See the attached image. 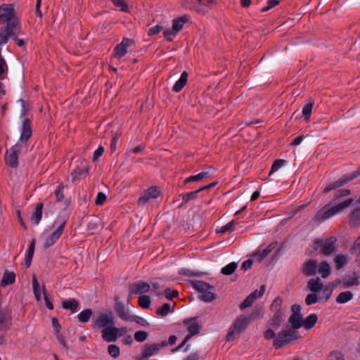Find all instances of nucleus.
Masks as SVG:
<instances>
[{"instance_id":"f257e3e1","label":"nucleus","mask_w":360,"mask_h":360,"mask_svg":"<svg viewBox=\"0 0 360 360\" xmlns=\"http://www.w3.org/2000/svg\"><path fill=\"white\" fill-rule=\"evenodd\" d=\"M312 248L320 255L328 257L335 254L338 248L335 236L316 238L313 241Z\"/></svg>"},{"instance_id":"f03ea898","label":"nucleus","mask_w":360,"mask_h":360,"mask_svg":"<svg viewBox=\"0 0 360 360\" xmlns=\"http://www.w3.org/2000/svg\"><path fill=\"white\" fill-rule=\"evenodd\" d=\"M352 202L353 199L350 198L335 206L331 207L330 203H328L316 213L314 219L319 221H323L328 219L334 216L338 212L349 207Z\"/></svg>"},{"instance_id":"7ed1b4c3","label":"nucleus","mask_w":360,"mask_h":360,"mask_svg":"<svg viewBox=\"0 0 360 360\" xmlns=\"http://www.w3.org/2000/svg\"><path fill=\"white\" fill-rule=\"evenodd\" d=\"M191 285L198 292L200 300L205 302H210L216 299L215 288L213 285L198 280L191 281Z\"/></svg>"},{"instance_id":"20e7f679","label":"nucleus","mask_w":360,"mask_h":360,"mask_svg":"<svg viewBox=\"0 0 360 360\" xmlns=\"http://www.w3.org/2000/svg\"><path fill=\"white\" fill-rule=\"evenodd\" d=\"M21 30L19 20L6 24L0 32V46L6 45L9 39H15L21 34Z\"/></svg>"},{"instance_id":"39448f33","label":"nucleus","mask_w":360,"mask_h":360,"mask_svg":"<svg viewBox=\"0 0 360 360\" xmlns=\"http://www.w3.org/2000/svg\"><path fill=\"white\" fill-rule=\"evenodd\" d=\"M94 328L101 329V336L103 339L105 333H108L109 330L115 325V317L110 310H106L101 312L94 320Z\"/></svg>"},{"instance_id":"423d86ee","label":"nucleus","mask_w":360,"mask_h":360,"mask_svg":"<svg viewBox=\"0 0 360 360\" xmlns=\"http://www.w3.org/2000/svg\"><path fill=\"white\" fill-rule=\"evenodd\" d=\"M292 339V314L288 319V323L285 329L278 334L274 341L276 348H280L288 344Z\"/></svg>"},{"instance_id":"0eeeda50","label":"nucleus","mask_w":360,"mask_h":360,"mask_svg":"<svg viewBox=\"0 0 360 360\" xmlns=\"http://www.w3.org/2000/svg\"><path fill=\"white\" fill-rule=\"evenodd\" d=\"M278 243L272 242L267 247L264 248L263 250H259L255 253V257L259 260L262 261L265 257H266L273 250H275L274 255H281L284 252L285 250L287 248V245L285 243H283L281 246L278 248Z\"/></svg>"},{"instance_id":"6e6552de","label":"nucleus","mask_w":360,"mask_h":360,"mask_svg":"<svg viewBox=\"0 0 360 360\" xmlns=\"http://www.w3.org/2000/svg\"><path fill=\"white\" fill-rule=\"evenodd\" d=\"M359 176H360V168L350 174H347L342 176L340 179H338L337 181L330 183L323 189V193L325 194H326L328 192H330V191L338 188L339 187H341L344 184H347V182H349L350 181H352V180L356 179Z\"/></svg>"},{"instance_id":"1a4fd4ad","label":"nucleus","mask_w":360,"mask_h":360,"mask_svg":"<svg viewBox=\"0 0 360 360\" xmlns=\"http://www.w3.org/2000/svg\"><path fill=\"white\" fill-rule=\"evenodd\" d=\"M167 345V340H163L162 343L146 344L142 349L141 355L137 357V360L148 359L158 354L163 347Z\"/></svg>"},{"instance_id":"9d476101","label":"nucleus","mask_w":360,"mask_h":360,"mask_svg":"<svg viewBox=\"0 0 360 360\" xmlns=\"http://www.w3.org/2000/svg\"><path fill=\"white\" fill-rule=\"evenodd\" d=\"M18 20L13 5L3 4L0 6V23L7 24Z\"/></svg>"},{"instance_id":"9b49d317","label":"nucleus","mask_w":360,"mask_h":360,"mask_svg":"<svg viewBox=\"0 0 360 360\" xmlns=\"http://www.w3.org/2000/svg\"><path fill=\"white\" fill-rule=\"evenodd\" d=\"M248 323L249 321L246 316L242 315L238 317L226 335L227 340H231L234 334L242 333L246 328Z\"/></svg>"},{"instance_id":"f8f14e48","label":"nucleus","mask_w":360,"mask_h":360,"mask_svg":"<svg viewBox=\"0 0 360 360\" xmlns=\"http://www.w3.org/2000/svg\"><path fill=\"white\" fill-rule=\"evenodd\" d=\"M21 147L18 143L13 146L8 151L6 152L5 160L6 164L13 168L18 165V154L20 151Z\"/></svg>"},{"instance_id":"ddd939ff","label":"nucleus","mask_w":360,"mask_h":360,"mask_svg":"<svg viewBox=\"0 0 360 360\" xmlns=\"http://www.w3.org/2000/svg\"><path fill=\"white\" fill-rule=\"evenodd\" d=\"M108 332L104 333L103 340L107 342H111L116 341L118 338L126 335L128 330L126 327L117 328L115 325H113Z\"/></svg>"},{"instance_id":"4468645a","label":"nucleus","mask_w":360,"mask_h":360,"mask_svg":"<svg viewBox=\"0 0 360 360\" xmlns=\"http://www.w3.org/2000/svg\"><path fill=\"white\" fill-rule=\"evenodd\" d=\"M160 194V190L156 186H150L141 194L138 200L139 205H145L150 200L156 199Z\"/></svg>"},{"instance_id":"2eb2a0df","label":"nucleus","mask_w":360,"mask_h":360,"mask_svg":"<svg viewBox=\"0 0 360 360\" xmlns=\"http://www.w3.org/2000/svg\"><path fill=\"white\" fill-rule=\"evenodd\" d=\"M20 136L19 141L22 143H26L32 136V130L31 127V121L29 118H24L20 129Z\"/></svg>"},{"instance_id":"dca6fc26","label":"nucleus","mask_w":360,"mask_h":360,"mask_svg":"<svg viewBox=\"0 0 360 360\" xmlns=\"http://www.w3.org/2000/svg\"><path fill=\"white\" fill-rule=\"evenodd\" d=\"M65 226V221L60 223L59 226L49 236H48L44 242V248H48L53 245L59 239Z\"/></svg>"},{"instance_id":"f3484780","label":"nucleus","mask_w":360,"mask_h":360,"mask_svg":"<svg viewBox=\"0 0 360 360\" xmlns=\"http://www.w3.org/2000/svg\"><path fill=\"white\" fill-rule=\"evenodd\" d=\"M89 173V167L86 162H81L77 165L75 169L72 172L71 176L72 181L79 179L80 178L86 176Z\"/></svg>"},{"instance_id":"a211bd4d","label":"nucleus","mask_w":360,"mask_h":360,"mask_svg":"<svg viewBox=\"0 0 360 360\" xmlns=\"http://www.w3.org/2000/svg\"><path fill=\"white\" fill-rule=\"evenodd\" d=\"M151 288L149 283L143 281H138L131 285V293L143 295L148 292Z\"/></svg>"},{"instance_id":"6ab92c4d","label":"nucleus","mask_w":360,"mask_h":360,"mask_svg":"<svg viewBox=\"0 0 360 360\" xmlns=\"http://www.w3.org/2000/svg\"><path fill=\"white\" fill-rule=\"evenodd\" d=\"M300 305L294 304V340L298 338L295 330L303 327V324H302V323L304 322V319L300 314Z\"/></svg>"},{"instance_id":"aec40b11","label":"nucleus","mask_w":360,"mask_h":360,"mask_svg":"<svg viewBox=\"0 0 360 360\" xmlns=\"http://www.w3.org/2000/svg\"><path fill=\"white\" fill-rule=\"evenodd\" d=\"M318 261L310 259L306 262L303 266L302 272L307 276H314L317 272Z\"/></svg>"},{"instance_id":"412c9836","label":"nucleus","mask_w":360,"mask_h":360,"mask_svg":"<svg viewBox=\"0 0 360 360\" xmlns=\"http://www.w3.org/2000/svg\"><path fill=\"white\" fill-rule=\"evenodd\" d=\"M281 300L278 297H276L273 303L271 304V308L273 310H275V314L274 316V318L272 319L273 325L275 326H278L280 325V323L282 319L281 312L280 309H278L281 305Z\"/></svg>"},{"instance_id":"4be33fe9","label":"nucleus","mask_w":360,"mask_h":360,"mask_svg":"<svg viewBox=\"0 0 360 360\" xmlns=\"http://www.w3.org/2000/svg\"><path fill=\"white\" fill-rule=\"evenodd\" d=\"M184 323L188 326L189 331V333L186 335V341H188L193 335L199 333L200 326L195 319L186 320L184 321Z\"/></svg>"},{"instance_id":"5701e85b","label":"nucleus","mask_w":360,"mask_h":360,"mask_svg":"<svg viewBox=\"0 0 360 360\" xmlns=\"http://www.w3.org/2000/svg\"><path fill=\"white\" fill-rule=\"evenodd\" d=\"M188 74L187 72L184 71L180 76V78L175 82L172 87L173 91L176 93L180 92L185 86L188 82Z\"/></svg>"},{"instance_id":"b1692460","label":"nucleus","mask_w":360,"mask_h":360,"mask_svg":"<svg viewBox=\"0 0 360 360\" xmlns=\"http://www.w3.org/2000/svg\"><path fill=\"white\" fill-rule=\"evenodd\" d=\"M191 19L190 15H184L180 18H175L172 20L173 30L178 33L182 30L184 25L188 22Z\"/></svg>"},{"instance_id":"393cba45","label":"nucleus","mask_w":360,"mask_h":360,"mask_svg":"<svg viewBox=\"0 0 360 360\" xmlns=\"http://www.w3.org/2000/svg\"><path fill=\"white\" fill-rule=\"evenodd\" d=\"M323 278H327L331 274V266L326 261L318 262L317 272Z\"/></svg>"},{"instance_id":"a878e982","label":"nucleus","mask_w":360,"mask_h":360,"mask_svg":"<svg viewBox=\"0 0 360 360\" xmlns=\"http://www.w3.org/2000/svg\"><path fill=\"white\" fill-rule=\"evenodd\" d=\"M323 284L319 278H311L307 283V287L313 292H319L323 288Z\"/></svg>"},{"instance_id":"bb28decb","label":"nucleus","mask_w":360,"mask_h":360,"mask_svg":"<svg viewBox=\"0 0 360 360\" xmlns=\"http://www.w3.org/2000/svg\"><path fill=\"white\" fill-rule=\"evenodd\" d=\"M32 285L33 292H34V297H35L37 301L41 302V294H43L42 287L41 288L40 287L39 283L34 275L32 276Z\"/></svg>"},{"instance_id":"cd10ccee","label":"nucleus","mask_w":360,"mask_h":360,"mask_svg":"<svg viewBox=\"0 0 360 360\" xmlns=\"http://www.w3.org/2000/svg\"><path fill=\"white\" fill-rule=\"evenodd\" d=\"M206 188L207 187H200L195 191L189 192L185 194H180L179 197L182 198V202L181 203L180 206L187 203L191 200H193L198 193L205 190Z\"/></svg>"},{"instance_id":"c85d7f7f","label":"nucleus","mask_w":360,"mask_h":360,"mask_svg":"<svg viewBox=\"0 0 360 360\" xmlns=\"http://www.w3.org/2000/svg\"><path fill=\"white\" fill-rule=\"evenodd\" d=\"M117 303V313L119 317L123 321H129L131 320V316L129 312V310L126 309L124 304L121 303Z\"/></svg>"},{"instance_id":"c756f323","label":"nucleus","mask_w":360,"mask_h":360,"mask_svg":"<svg viewBox=\"0 0 360 360\" xmlns=\"http://www.w3.org/2000/svg\"><path fill=\"white\" fill-rule=\"evenodd\" d=\"M349 262V257L347 255H338L334 258V263L337 269H342Z\"/></svg>"},{"instance_id":"7c9ffc66","label":"nucleus","mask_w":360,"mask_h":360,"mask_svg":"<svg viewBox=\"0 0 360 360\" xmlns=\"http://www.w3.org/2000/svg\"><path fill=\"white\" fill-rule=\"evenodd\" d=\"M42 209H43V204L42 203H38L35 207L34 212H33L31 221L32 222L37 225L42 217Z\"/></svg>"},{"instance_id":"2f4dec72","label":"nucleus","mask_w":360,"mask_h":360,"mask_svg":"<svg viewBox=\"0 0 360 360\" xmlns=\"http://www.w3.org/2000/svg\"><path fill=\"white\" fill-rule=\"evenodd\" d=\"M317 320V315L315 314H311L305 319H304V322L302 323V324H303V327L306 330H310L315 326Z\"/></svg>"},{"instance_id":"473e14b6","label":"nucleus","mask_w":360,"mask_h":360,"mask_svg":"<svg viewBox=\"0 0 360 360\" xmlns=\"http://www.w3.org/2000/svg\"><path fill=\"white\" fill-rule=\"evenodd\" d=\"M15 281V274L13 271H6L1 281L2 286L13 284Z\"/></svg>"},{"instance_id":"72a5a7b5","label":"nucleus","mask_w":360,"mask_h":360,"mask_svg":"<svg viewBox=\"0 0 360 360\" xmlns=\"http://www.w3.org/2000/svg\"><path fill=\"white\" fill-rule=\"evenodd\" d=\"M79 303L75 299L66 300L62 302V307L64 309H70L72 313L77 310Z\"/></svg>"},{"instance_id":"f704fd0d","label":"nucleus","mask_w":360,"mask_h":360,"mask_svg":"<svg viewBox=\"0 0 360 360\" xmlns=\"http://www.w3.org/2000/svg\"><path fill=\"white\" fill-rule=\"evenodd\" d=\"M209 176H210L209 171H202L201 172H200L195 175H192V176H190L188 178H186L184 180V184H188V183L193 182V181H199L205 178L208 177Z\"/></svg>"},{"instance_id":"c9c22d12","label":"nucleus","mask_w":360,"mask_h":360,"mask_svg":"<svg viewBox=\"0 0 360 360\" xmlns=\"http://www.w3.org/2000/svg\"><path fill=\"white\" fill-rule=\"evenodd\" d=\"M353 294L350 291H344L340 292L336 298V302L338 304H345L353 298Z\"/></svg>"},{"instance_id":"e433bc0d","label":"nucleus","mask_w":360,"mask_h":360,"mask_svg":"<svg viewBox=\"0 0 360 360\" xmlns=\"http://www.w3.org/2000/svg\"><path fill=\"white\" fill-rule=\"evenodd\" d=\"M359 283V279L356 276L345 277L342 280V286L345 288H347L353 285H358Z\"/></svg>"},{"instance_id":"4c0bfd02","label":"nucleus","mask_w":360,"mask_h":360,"mask_svg":"<svg viewBox=\"0 0 360 360\" xmlns=\"http://www.w3.org/2000/svg\"><path fill=\"white\" fill-rule=\"evenodd\" d=\"M139 307L143 309H149L151 304V298L148 295H141L138 301Z\"/></svg>"},{"instance_id":"58836bf2","label":"nucleus","mask_w":360,"mask_h":360,"mask_svg":"<svg viewBox=\"0 0 360 360\" xmlns=\"http://www.w3.org/2000/svg\"><path fill=\"white\" fill-rule=\"evenodd\" d=\"M92 315V310L91 309H86L82 311L78 315L77 318L79 322L86 323L90 319Z\"/></svg>"},{"instance_id":"ea45409f","label":"nucleus","mask_w":360,"mask_h":360,"mask_svg":"<svg viewBox=\"0 0 360 360\" xmlns=\"http://www.w3.org/2000/svg\"><path fill=\"white\" fill-rule=\"evenodd\" d=\"M288 165V161L283 159H278L273 163L269 175L278 171L279 169Z\"/></svg>"},{"instance_id":"a19ab883","label":"nucleus","mask_w":360,"mask_h":360,"mask_svg":"<svg viewBox=\"0 0 360 360\" xmlns=\"http://www.w3.org/2000/svg\"><path fill=\"white\" fill-rule=\"evenodd\" d=\"M10 319L0 311V330H6L10 328Z\"/></svg>"},{"instance_id":"79ce46f5","label":"nucleus","mask_w":360,"mask_h":360,"mask_svg":"<svg viewBox=\"0 0 360 360\" xmlns=\"http://www.w3.org/2000/svg\"><path fill=\"white\" fill-rule=\"evenodd\" d=\"M237 266H238L237 263L231 262L229 264H227L226 266L223 267L221 269V274L226 275V276L231 275V274H233L235 271V270L237 268Z\"/></svg>"},{"instance_id":"37998d69","label":"nucleus","mask_w":360,"mask_h":360,"mask_svg":"<svg viewBox=\"0 0 360 360\" xmlns=\"http://www.w3.org/2000/svg\"><path fill=\"white\" fill-rule=\"evenodd\" d=\"M179 274L181 275L186 276L187 277H193V276L200 277V276H202L203 275H205V274L202 272H200V271L195 272V271H193L187 269H181V271H179Z\"/></svg>"},{"instance_id":"c03bdc74","label":"nucleus","mask_w":360,"mask_h":360,"mask_svg":"<svg viewBox=\"0 0 360 360\" xmlns=\"http://www.w3.org/2000/svg\"><path fill=\"white\" fill-rule=\"evenodd\" d=\"M42 291H43L44 299L45 301V305H46V308L50 310H53V305L51 302V297L47 293L45 286H42Z\"/></svg>"},{"instance_id":"a18cd8bd","label":"nucleus","mask_w":360,"mask_h":360,"mask_svg":"<svg viewBox=\"0 0 360 360\" xmlns=\"http://www.w3.org/2000/svg\"><path fill=\"white\" fill-rule=\"evenodd\" d=\"M114 51L115 56L121 58L127 53V49L124 46V44H119L115 46Z\"/></svg>"},{"instance_id":"49530a36","label":"nucleus","mask_w":360,"mask_h":360,"mask_svg":"<svg viewBox=\"0 0 360 360\" xmlns=\"http://www.w3.org/2000/svg\"><path fill=\"white\" fill-rule=\"evenodd\" d=\"M236 224L235 220H231L226 225L221 227V229L217 231L219 233L224 234L226 232H231L233 230V226Z\"/></svg>"},{"instance_id":"de8ad7c7","label":"nucleus","mask_w":360,"mask_h":360,"mask_svg":"<svg viewBox=\"0 0 360 360\" xmlns=\"http://www.w3.org/2000/svg\"><path fill=\"white\" fill-rule=\"evenodd\" d=\"M171 305L169 303L164 304L157 310V314L161 316H167L171 311Z\"/></svg>"},{"instance_id":"09e8293b","label":"nucleus","mask_w":360,"mask_h":360,"mask_svg":"<svg viewBox=\"0 0 360 360\" xmlns=\"http://www.w3.org/2000/svg\"><path fill=\"white\" fill-rule=\"evenodd\" d=\"M177 34L178 32L173 30L172 27L166 29L163 32L164 37L167 41H172Z\"/></svg>"},{"instance_id":"8fccbe9b","label":"nucleus","mask_w":360,"mask_h":360,"mask_svg":"<svg viewBox=\"0 0 360 360\" xmlns=\"http://www.w3.org/2000/svg\"><path fill=\"white\" fill-rule=\"evenodd\" d=\"M148 334L144 330L136 331L134 334V339L139 342H143L148 338Z\"/></svg>"},{"instance_id":"3c124183","label":"nucleus","mask_w":360,"mask_h":360,"mask_svg":"<svg viewBox=\"0 0 360 360\" xmlns=\"http://www.w3.org/2000/svg\"><path fill=\"white\" fill-rule=\"evenodd\" d=\"M351 221L354 224H357L360 222V207H358L351 213Z\"/></svg>"},{"instance_id":"603ef678","label":"nucleus","mask_w":360,"mask_h":360,"mask_svg":"<svg viewBox=\"0 0 360 360\" xmlns=\"http://www.w3.org/2000/svg\"><path fill=\"white\" fill-rule=\"evenodd\" d=\"M265 292V285H262L260 286L259 290H255L254 292L250 293L249 295L255 301L262 297Z\"/></svg>"},{"instance_id":"864d4df0","label":"nucleus","mask_w":360,"mask_h":360,"mask_svg":"<svg viewBox=\"0 0 360 360\" xmlns=\"http://www.w3.org/2000/svg\"><path fill=\"white\" fill-rule=\"evenodd\" d=\"M108 351L109 354L113 358L118 357L120 353L119 347L115 345H110Z\"/></svg>"},{"instance_id":"5fc2aeb1","label":"nucleus","mask_w":360,"mask_h":360,"mask_svg":"<svg viewBox=\"0 0 360 360\" xmlns=\"http://www.w3.org/2000/svg\"><path fill=\"white\" fill-rule=\"evenodd\" d=\"M114 5L122 12H127L129 8L124 0H112Z\"/></svg>"},{"instance_id":"6e6d98bb","label":"nucleus","mask_w":360,"mask_h":360,"mask_svg":"<svg viewBox=\"0 0 360 360\" xmlns=\"http://www.w3.org/2000/svg\"><path fill=\"white\" fill-rule=\"evenodd\" d=\"M350 252L352 255L360 254V236L356 238L353 245L351 247Z\"/></svg>"},{"instance_id":"4d7b16f0","label":"nucleus","mask_w":360,"mask_h":360,"mask_svg":"<svg viewBox=\"0 0 360 360\" xmlns=\"http://www.w3.org/2000/svg\"><path fill=\"white\" fill-rule=\"evenodd\" d=\"M317 302H318V296L316 295V292L309 294L306 297L305 303L307 305H311L313 304L316 303Z\"/></svg>"},{"instance_id":"13d9d810","label":"nucleus","mask_w":360,"mask_h":360,"mask_svg":"<svg viewBox=\"0 0 360 360\" xmlns=\"http://www.w3.org/2000/svg\"><path fill=\"white\" fill-rule=\"evenodd\" d=\"M313 103H309L305 105L302 108V115L307 119L310 117L312 111Z\"/></svg>"},{"instance_id":"bf43d9fd","label":"nucleus","mask_w":360,"mask_h":360,"mask_svg":"<svg viewBox=\"0 0 360 360\" xmlns=\"http://www.w3.org/2000/svg\"><path fill=\"white\" fill-rule=\"evenodd\" d=\"M63 189H64L63 186L62 185H59L57 186V188L55 191L56 200L58 202L62 201L64 198Z\"/></svg>"},{"instance_id":"052dcab7","label":"nucleus","mask_w":360,"mask_h":360,"mask_svg":"<svg viewBox=\"0 0 360 360\" xmlns=\"http://www.w3.org/2000/svg\"><path fill=\"white\" fill-rule=\"evenodd\" d=\"M162 29L163 27L162 25H156L155 26L150 27L148 30L147 34L148 36H153L159 33Z\"/></svg>"},{"instance_id":"680f3d73","label":"nucleus","mask_w":360,"mask_h":360,"mask_svg":"<svg viewBox=\"0 0 360 360\" xmlns=\"http://www.w3.org/2000/svg\"><path fill=\"white\" fill-rule=\"evenodd\" d=\"M328 360H345L343 354L340 352L334 351L330 353Z\"/></svg>"},{"instance_id":"e2e57ef3","label":"nucleus","mask_w":360,"mask_h":360,"mask_svg":"<svg viewBox=\"0 0 360 360\" xmlns=\"http://www.w3.org/2000/svg\"><path fill=\"white\" fill-rule=\"evenodd\" d=\"M254 302H255V300L252 298H251V297L250 295H248L244 300V301L240 304V308L241 309H245V308L252 306V304H253Z\"/></svg>"},{"instance_id":"0e129e2a","label":"nucleus","mask_w":360,"mask_h":360,"mask_svg":"<svg viewBox=\"0 0 360 360\" xmlns=\"http://www.w3.org/2000/svg\"><path fill=\"white\" fill-rule=\"evenodd\" d=\"M279 3L278 0H268L267 1V6L265 7H263L261 9L262 12H266L270 10L271 8L275 7L276 5H278Z\"/></svg>"},{"instance_id":"69168bd1","label":"nucleus","mask_w":360,"mask_h":360,"mask_svg":"<svg viewBox=\"0 0 360 360\" xmlns=\"http://www.w3.org/2000/svg\"><path fill=\"white\" fill-rule=\"evenodd\" d=\"M106 195L102 192H99L95 199V203L96 205H103L106 200Z\"/></svg>"},{"instance_id":"338daca9","label":"nucleus","mask_w":360,"mask_h":360,"mask_svg":"<svg viewBox=\"0 0 360 360\" xmlns=\"http://www.w3.org/2000/svg\"><path fill=\"white\" fill-rule=\"evenodd\" d=\"M333 292V289L329 286H326L322 291L323 297L325 301H327L330 297L331 296Z\"/></svg>"},{"instance_id":"774afa93","label":"nucleus","mask_w":360,"mask_h":360,"mask_svg":"<svg viewBox=\"0 0 360 360\" xmlns=\"http://www.w3.org/2000/svg\"><path fill=\"white\" fill-rule=\"evenodd\" d=\"M179 292L176 290H172L169 288H167L165 290V295L167 299H172V297H176Z\"/></svg>"}]
</instances>
